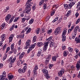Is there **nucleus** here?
Returning a JSON list of instances; mask_svg holds the SVG:
<instances>
[{"label":"nucleus","instance_id":"obj_60","mask_svg":"<svg viewBox=\"0 0 80 80\" xmlns=\"http://www.w3.org/2000/svg\"><path fill=\"white\" fill-rule=\"evenodd\" d=\"M62 48V50H64L66 48V47H65V46H63Z\"/></svg>","mask_w":80,"mask_h":80},{"label":"nucleus","instance_id":"obj_46","mask_svg":"<svg viewBox=\"0 0 80 80\" xmlns=\"http://www.w3.org/2000/svg\"><path fill=\"white\" fill-rule=\"evenodd\" d=\"M13 18H11L9 22V23H11L12 22V21H13Z\"/></svg>","mask_w":80,"mask_h":80},{"label":"nucleus","instance_id":"obj_55","mask_svg":"<svg viewBox=\"0 0 80 80\" xmlns=\"http://www.w3.org/2000/svg\"><path fill=\"white\" fill-rule=\"evenodd\" d=\"M30 16H28L27 18H25L26 20H28L29 19H30Z\"/></svg>","mask_w":80,"mask_h":80},{"label":"nucleus","instance_id":"obj_44","mask_svg":"<svg viewBox=\"0 0 80 80\" xmlns=\"http://www.w3.org/2000/svg\"><path fill=\"white\" fill-rule=\"evenodd\" d=\"M33 22V20L31 19L29 22V24H32Z\"/></svg>","mask_w":80,"mask_h":80},{"label":"nucleus","instance_id":"obj_58","mask_svg":"<svg viewBox=\"0 0 80 80\" xmlns=\"http://www.w3.org/2000/svg\"><path fill=\"white\" fill-rule=\"evenodd\" d=\"M75 16L76 17H78V15H79V13H78V12H77L75 14Z\"/></svg>","mask_w":80,"mask_h":80},{"label":"nucleus","instance_id":"obj_61","mask_svg":"<svg viewBox=\"0 0 80 80\" xmlns=\"http://www.w3.org/2000/svg\"><path fill=\"white\" fill-rule=\"evenodd\" d=\"M80 2H79L77 5V8H78V7H80Z\"/></svg>","mask_w":80,"mask_h":80},{"label":"nucleus","instance_id":"obj_37","mask_svg":"<svg viewBox=\"0 0 80 80\" xmlns=\"http://www.w3.org/2000/svg\"><path fill=\"white\" fill-rule=\"evenodd\" d=\"M51 58V55L50 54L48 55V57L47 58H46V60H47V59H48V60H50Z\"/></svg>","mask_w":80,"mask_h":80},{"label":"nucleus","instance_id":"obj_15","mask_svg":"<svg viewBox=\"0 0 80 80\" xmlns=\"http://www.w3.org/2000/svg\"><path fill=\"white\" fill-rule=\"evenodd\" d=\"M75 42H77V43H79L80 42V39L78 38H75Z\"/></svg>","mask_w":80,"mask_h":80},{"label":"nucleus","instance_id":"obj_42","mask_svg":"<svg viewBox=\"0 0 80 80\" xmlns=\"http://www.w3.org/2000/svg\"><path fill=\"white\" fill-rule=\"evenodd\" d=\"M52 30H50L49 31H48L47 32V33L48 34H50V33H52Z\"/></svg>","mask_w":80,"mask_h":80},{"label":"nucleus","instance_id":"obj_35","mask_svg":"<svg viewBox=\"0 0 80 80\" xmlns=\"http://www.w3.org/2000/svg\"><path fill=\"white\" fill-rule=\"evenodd\" d=\"M53 38V37L51 36L48 39V42H49V41H50V40H52V39Z\"/></svg>","mask_w":80,"mask_h":80},{"label":"nucleus","instance_id":"obj_25","mask_svg":"<svg viewBox=\"0 0 80 80\" xmlns=\"http://www.w3.org/2000/svg\"><path fill=\"white\" fill-rule=\"evenodd\" d=\"M14 48V43H13L12 44L11 46V48L12 51H13Z\"/></svg>","mask_w":80,"mask_h":80},{"label":"nucleus","instance_id":"obj_34","mask_svg":"<svg viewBox=\"0 0 80 80\" xmlns=\"http://www.w3.org/2000/svg\"><path fill=\"white\" fill-rule=\"evenodd\" d=\"M20 18V17H18V18H15V19L14 20V22H17L18 19Z\"/></svg>","mask_w":80,"mask_h":80},{"label":"nucleus","instance_id":"obj_33","mask_svg":"<svg viewBox=\"0 0 80 80\" xmlns=\"http://www.w3.org/2000/svg\"><path fill=\"white\" fill-rule=\"evenodd\" d=\"M31 31V28H30L28 29V31L26 32V34H28L29 33H30Z\"/></svg>","mask_w":80,"mask_h":80},{"label":"nucleus","instance_id":"obj_39","mask_svg":"<svg viewBox=\"0 0 80 80\" xmlns=\"http://www.w3.org/2000/svg\"><path fill=\"white\" fill-rule=\"evenodd\" d=\"M68 50L69 51V52H72L73 49L71 47H69L68 48Z\"/></svg>","mask_w":80,"mask_h":80},{"label":"nucleus","instance_id":"obj_10","mask_svg":"<svg viewBox=\"0 0 80 80\" xmlns=\"http://www.w3.org/2000/svg\"><path fill=\"white\" fill-rule=\"evenodd\" d=\"M1 38L2 39V42H3L4 40H5V34H2L1 36Z\"/></svg>","mask_w":80,"mask_h":80},{"label":"nucleus","instance_id":"obj_38","mask_svg":"<svg viewBox=\"0 0 80 80\" xmlns=\"http://www.w3.org/2000/svg\"><path fill=\"white\" fill-rule=\"evenodd\" d=\"M24 13H29L28 11V10L26 9L24 10L23 11Z\"/></svg>","mask_w":80,"mask_h":80},{"label":"nucleus","instance_id":"obj_43","mask_svg":"<svg viewBox=\"0 0 80 80\" xmlns=\"http://www.w3.org/2000/svg\"><path fill=\"white\" fill-rule=\"evenodd\" d=\"M30 70H29L28 71V76L30 77Z\"/></svg>","mask_w":80,"mask_h":80},{"label":"nucleus","instance_id":"obj_1","mask_svg":"<svg viewBox=\"0 0 80 80\" xmlns=\"http://www.w3.org/2000/svg\"><path fill=\"white\" fill-rule=\"evenodd\" d=\"M75 2H71L69 5V7H68V5L66 4H64V6L65 9H67V8L69 9L70 8H72V6H73V5H75Z\"/></svg>","mask_w":80,"mask_h":80},{"label":"nucleus","instance_id":"obj_59","mask_svg":"<svg viewBox=\"0 0 80 80\" xmlns=\"http://www.w3.org/2000/svg\"><path fill=\"white\" fill-rule=\"evenodd\" d=\"M43 7L44 10H45L47 8V5H44L43 6Z\"/></svg>","mask_w":80,"mask_h":80},{"label":"nucleus","instance_id":"obj_18","mask_svg":"<svg viewBox=\"0 0 80 80\" xmlns=\"http://www.w3.org/2000/svg\"><path fill=\"white\" fill-rule=\"evenodd\" d=\"M37 43H35L33 44L30 47H29L30 49H32V48H33L35 46H36Z\"/></svg>","mask_w":80,"mask_h":80},{"label":"nucleus","instance_id":"obj_2","mask_svg":"<svg viewBox=\"0 0 80 80\" xmlns=\"http://www.w3.org/2000/svg\"><path fill=\"white\" fill-rule=\"evenodd\" d=\"M67 29H66L64 28L63 30V32L62 34V40L63 41L66 40V36L65 35H66V33H67Z\"/></svg>","mask_w":80,"mask_h":80},{"label":"nucleus","instance_id":"obj_19","mask_svg":"<svg viewBox=\"0 0 80 80\" xmlns=\"http://www.w3.org/2000/svg\"><path fill=\"white\" fill-rule=\"evenodd\" d=\"M33 4V2L32 3H30L28 5H26L27 6H26V8H30V7L32 5V4Z\"/></svg>","mask_w":80,"mask_h":80},{"label":"nucleus","instance_id":"obj_23","mask_svg":"<svg viewBox=\"0 0 80 80\" xmlns=\"http://www.w3.org/2000/svg\"><path fill=\"white\" fill-rule=\"evenodd\" d=\"M40 28H38L36 29V34H38L39 33V32H40Z\"/></svg>","mask_w":80,"mask_h":80},{"label":"nucleus","instance_id":"obj_13","mask_svg":"<svg viewBox=\"0 0 80 80\" xmlns=\"http://www.w3.org/2000/svg\"><path fill=\"white\" fill-rule=\"evenodd\" d=\"M6 78L5 76H3V75H0V80H4Z\"/></svg>","mask_w":80,"mask_h":80},{"label":"nucleus","instance_id":"obj_30","mask_svg":"<svg viewBox=\"0 0 80 80\" xmlns=\"http://www.w3.org/2000/svg\"><path fill=\"white\" fill-rule=\"evenodd\" d=\"M58 17H56L55 19L53 21H52V22L53 23H54V22H55L56 21H57L58 20Z\"/></svg>","mask_w":80,"mask_h":80},{"label":"nucleus","instance_id":"obj_36","mask_svg":"<svg viewBox=\"0 0 80 80\" xmlns=\"http://www.w3.org/2000/svg\"><path fill=\"white\" fill-rule=\"evenodd\" d=\"M9 42H11L12 41V39H13V37H9Z\"/></svg>","mask_w":80,"mask_h":80},{"label":"nucleus","instance_id":"obj_20","mask_svg":"<svg viewBox=\"0 0 80 80\" xmlns=\"http://www.w3.org/2000/svg\"><path fill=\"white\" fill-rule=\"evenodd\" d=\"M59 33H60V32L56 29L54 32V34L56 35H57L59 34Z\"/></svg>","mask_w":80,"mask_h":80},{"label":"nucleus","instance_id":"obj_17","mask_svg":"<svg viewBox=\"0 0 80 80\" xmlns=\"http://www.w3.org/2000/svg\"><path fill=\"white\" fill-rule=\"evenodd\" d=\"M50 47H53V46L54 45V42H52L51 41L50 42Z\"/></svg>","mask_w":80,"mask_h":80},{"label":"nucleus","instance_id":"obj_51","mask_svg":"<svg viewBox=\"0 0 80 80\" xmlns=\"http://www.w3.org/2000/svg\"><path fill=\"white\" fill-rule=\"evenodd\" d=\"M29 48V49L27 51L28 53H30V52H31V51H32V49H30V48Z\"/></svg>","mask_w":80,"mask_h":80},{"label":"nucleus","instance_id":"obj_45","mask_svg":"<svg viewBox=\"0 0 80 80\" xmlns=\"http://www.w3.org/2000/svg\"><path fill=\"white\" fill-rule=\"evenodd\" d=\"M80 18L78 19L76 22V24H77L78 23L80 22Z\"/></svg>","mask_w":80,"mask_h":80},{"label":"nucleus","instance_id":"obj_11","mask_svg":"<svg viewBox=\"0 0 80 80\" xmlns=\"http://www.w3.org/2000/svg\"><path fill=\"white\" fill-rule=\"evenodd\" d=\"M24 55H25V52H23L19 56V59L20 60V59H22V58L24 56Z\"/></svg>","mask_w":80,"mask_h":80},{"label":"nucleus","instance_id":"obj_41","mask_svg":"<svg viewBox=\"0 0 80 80\" xmlns=\"http://www.w3.org/2000/svg\"><path fill=\"white\" fill-rule=\"evenodd\" d=\"M37 69H38V66H37V65H35L33 70H37Z\"/></svg>","mask_w":80,"mask_h":80},{"label":"nucleus","instance_id":"obj_29","mask_svg":"<svg viewBox=\"0 0 80 80\" xmlns=\"http://www.w3.org/2000/svg\"><path fill=\"white\" fill-rule=\"evenodd\" d=\"M57 58V57H56L55 56H53L52 58V60L54 62H55L57 60V58Z\"/></svg>","mask_w":80,"mask_h":80},{"label":"nucleus","instance_id":"obj_32","mask_svg":"<svg viewBox=\"0 0 80 80\" xmlns=\"http://www.w3.org/2000/svg\"><path fill=\"white\" fill-rule=\"evenodd\" d=\"M33 72L34 73V74L33 75L34 76H37V70H34L33 71Z\"/></svg>","mask_w":80,"mask_h":80},{"label":"nucleus","instance_id":"obj_12","mask_svg":"<svg viewBox=\"0 0 80 80\" xmlns=\"http://www.w3.org/2000/svg\"><path fill=\"white\" fill-rule=\"evenodd\" d=\"M43 45V43L42 42H38L37 43V46L38 47H41V46H42Z\"/></svg>","mask_w":80,"mask_h":80},{"label":"nucleus","instance_id":"obj_31","mask_svg":"<svg viewBox=\"0 0 80 80\" xmlns=\"http://www.w3.org/2000/svg\"><path fill=\"white\" fill-rule=\"evenodd\" d=\"M18 72L20 73H25V70H18Z\"/></svg>","mask_w":80,"mask_h":80},{"label":"nucleus","instance_id":"obj_3","mask_svg":"<svg viewBox=\"0 0 80 80\" xmlns=\"http://www.w3.org/2000/svg\"><path fill=\"white\" fill-rule=\"evenodd\" d=\"M16 60V58H13V57H11L9 59V61L11 62L10 64H9V67H12V63H13Z\"/></svg>","mask_w":80,"mask_h":80},{"label":"nucleus","instance_id":"obj_40","mask_svg":"<svg viewBox=\"0 0 80 80\" xmlns=\"http://www.w3.org/2000/svg\"><path fill=\"white\" fill-rule=\"evenodd\" d=\"M53 64H50L49 65V68H51L52 67H53Z\"/></svg>","mask_w":80,"mask_h":80},{"label":"nucleus","instance_id":"obj_22","mask_svg":"<svg viewBox=\"0 0 80 80\" xmlns=\"http://www.w3.org/2000/svg\"><path fill=\"white\" fill-rule=\"evenodd\" d=\"M80 64H77L76 65V67L77 68V70H80Z\"/></svg>","mask_w":80,"mask_h":80},{"label":"nucleus","instance_id":"obj_8","mask_svg":"<svg viewBox=\"0 0 80 80\" xmlns=\"http://www.w3.org/2000/svg\"><path fill=\"white\" fill-rule=\"evenodd\" d=\"M64 73V71L61 70L60 72L58 73L59 77H62V74Z\"/></svg>","mask_w":80,"mask_h":80},{"label":"nucleus","instance_id":"obj_54","mask_svg":"<svg viewBox=\"0 0 80 80\" xmlns=\"http://www.w3.org/2000/svg\"><path fill=\"white\" fill-rule=\"evenodd\" d=\"M48 62H49V60H46L45 61V63L46 65H47V63H48Z\"/></svg>","mask_w":80,"mask_h":80},{"label":"nucleus","instance_id":"obj_21","mask_svg":"<svg viewBox=\"0 0 80 80\" xmlns=\"http://www.w3.org/2000/svg\"><path fill=\"white\" fill-rule=\"evenodd\" d=\"M41 53H42V50H40L38 52V53L37 54V55L38 57H39V56H40Z\"/></svg>","mask_w":80,"mask_h":80},{"label":"nucleus","instance_id":"obj_57","mask_svg":"<svg viewBox=\"0 0 80 80\" xmlns=\"http://www.w3.org/2000/svg\"><path fill=\"white\" fill-rule=\"evenodd\" d=\"M74 50L76 53H78V51H79V50L78 49L76 48Z\"/></svg>","mask_w":80,"mask_h":80},{"label":"nucleus","instance_id":"obj_52","mask_svg":"<svg viewBox=\"0 0 80 80\" xmlns=\"http://www.w3.org/2000/svg\"><path fill=\"white\" fill-rule=\"evenodd\" d=\"M27 68L26 66H24L23 68V69L22 70H27Z\"/></svg>","mask_w":80,"mask_h":80},{"label":"nucleus","instance_id":"obj_4","mask_svg":"<svg viewBox=\"0 0 80 80\" xmlns=\"http://www.w3.org/2000/svg\"><path fill=\"white\" fill-rule=\"evenodd\" d=\"M42 72L43 73L45 74L44 76L46 79L48 80L49 78H50L51 77L49 76V74H48V70H42Z\"/></svg>","mask_w":80,"mask_h":80},{"label":"nucleus","instance_id":"obj_7","mask_svg":"<svg viewBox=\"0 0 80 80\" xmlns=\"http://www.w3.org/2000/svg\"><path fill=\"white\" fill-rule=\"evenodd\" d=\"M79 29V26H76L75 29L74 30V33L75 35H77V30H78Z\"/></svg>","mask_w":80,"mask_h":80},{"label":"nucleus","instance_id":"obj_62","mask_svg":"<svg viewBox=\"0 0 80 80\" xmlns=\"http://www.w3.org/2000/svg\"><path fill=\"white\" fill-rule=\"evenodd\" d=\"M20 16L21 17H23V16H24V13H21Z\"/></svg>","mask_w":80,"mask_h":80},{"label":"nucleus","instance_id":"obj_50","mask_svg":"<svg viewBox=\"0 0 80 80\" xmlns=\"http://www.w3.org/2000/svg\"><path fill=\"white\" fill-rule=\"evenodd\" d=\"M52 10H55V9H55V8H56V5H54L53 6H52Z\"/></svg>","mask_w":80,"mask_h":80},{"label":"nucleus","instance_id":"obj_53","mask_svg":"<svg viewBox=\"0 0 80 80\" xmlns=\"http://www.w3.org/2000/svg\"><path fill=\"white\" fill-rule=\"evenodd\" d=\"M26 9H27V10L28 11V12H30V10H31V8H27Z\"/></svg>","mask_w":80,"mask_h":80},{"label":"nucleus","instance_id":"obj_56","mask_svg":"<svg viewBox=\"0 0 80 80\" xmlns=\"http://www.w3.org/2000/svg\"><path fill=\"white\" fill-rule=\"evenodd\" d=\"M3 67V64L1 63H0V68H2Z\"/></svg>","mask_w":80,"mask_h":80},{"label":"nucleus","instance_id":"obj_24","mask_svg":"<svg viewBox=\"0 0 80 80\" xmlns=\"http://www.w3.org/2000/svg\"><path fill=\"white\" fill-rule=\"evenodd\" d=\"M68 54V52H67L65 51H64L63 52L64 57H67Z\"/></svg>","mask_w":80,"mask_h":80},{"label":"nucleus","instance_id":"obj_16","mask_svg":"<svg viewBox=\"0 0 80 80\" xmlns=\"http://www.w3.org/2000/svg\"><path fill=\"white\" fill-rule=\"evenodd\" d=\"M71 14V10H69L67 12V14L65 15V16H67V17L69 16V15Z\"/></svg>","mask_w":80,"mask_h":80},{"label":"nucleus","instance_id":"obj_14","mask_svg":"<svg viewBox=\"0 0 80 80\" xmlns=\"http://www.w3.org/2000/svg\"><path fill=\"white\" fill-rule=\"evenodd\" d=\"M13 75H8V80H11L13 78Z\"/></svg>","mask_w":80,"mask_h":80},{"label":"nucleus","instance_id":"obj_48","mask_svg":"<svg viewBox=\"0 0 80 80\" xmlns=\"http://www.w3.org/2000/svg\"><path fill=\"white\" fill-rule=\"evenodd\" d=\"M10 50V47H8L6 49V53H7L8 51Z\"/></svg>","mask_w":80,"mask_h":80},{"label":"nucleus","instance_id":"obj_6","mask_svg":"<svg viewBox=\"0 0 80 80\" xmlns=\"http://www.w3.org/2000/svg\"><path fill=\"white\" fill-rule=\"evenodd\" d=\"M30 40H28L27 41V42L26 43V46L25 47V48L26 49H27L28 47H29V46H30Z\"/></svg>","mask_w":80,"mask_h":80},{"label":"nucleus","instance_id":"obj_63","mask_svg":"<svg viewBox=\"0 0 80 80\" xmlns=\"http://www.w3.org/2000/svg\"><path fill=\"white\" fill-rule=\"evenodd\" d=\"M25 21V18H22V22L23 23Z\"/></svg>","mask_w":80,"mask_h":80},{"label":"nucleus","instance_id":"obj_26","mask_svg":"<svg viewBox=\"0 0 80 80\" xmlns=\"http://www.w3.org/2000/svg\"><path fill=\"white\" fill-rule=\"evenodd\" d=\"M5 27V23H3V24H2V25L1 26V28L2 29L4 28V27Z\"/></svg>","mask_w":80,"mask_h":80},{"label":"nucleus","instance_id":"obj_5","mask_svg":"<svg viewBox=\"0 0 80 80\" xmlns=\"http://www.w3.org/2000/svg\"><path fill=\"white\" fill-rule=\"evenodd\" d=\"M48 41L44 43V46L43 48V50L44 51H46L48 47Z\"/></svg>","mask_w":80,"mask_h":80},{"label":"nucleus","instance_id":"obj_47","mask_svg":"<svg viewBox=\"0 0 80 80\" xmlns=\"http://www.w3.org/2000/svg\"><path fill=\"white\" fill-rule=\"evenodd\" d=\"M24 34H21V36H20V38H24Z\"/></svg>","mask_w":80,"mask_h":80},{"label":"nucleus","instance_id":"obj_28","mask_svg":"<svg viewBox=\"0 0 80 80\" xmlns=\"http://www.w3.org/2000/svg\"><path fill=\"white\" fill-rule=\"evenodd\" d=\"M36 40H37V37L36 36H35L33 37V39L32 40L33 42H36Z\"/></svg>","mask_w":80,"mask_h":80},{"label":"nucleus","instance_id":"obj_27","mask_svg":"<svg viewBox=\"0 0 80 80\" xmlns=\"http://www.w3.org/2000/svg\"><path fill=\"white\" fill-rule=\"evenodd\" d=\"M56 29H57V30L59 32H61V31H62V28H61L60 27Z\"/></svg>","mask_w":80,"mask_h":80},{"label":"nucleus","instance_id":"obj_49","mask_svg":"<svg viewBox=\"0 0 80 80\" xmlns=\"http://www.w3.org/2000/svg\"><path fill=\"white\" fill-rule=\"evenodd\" d=\"M2 75H3L6 77V72H5V71H4L2 73Z\"/></svg>","mask_w":80,"mask_h":80},{"label":"nucleus","instance_id":"obj_64","mask_svg":"<svg viewBox=\"0 0 80 80\" xmlns=\"http://www.w3.org/2000/svg\"><path fill=\"white\" fill-rule=\"evenodd\" d=\"M78 78H80V71L79 72V74L78 76Z\"/></svg>","mask_w":80,"mask_h":80},{"label":"nucleus","instance_id":"obj_9","mask_svg":"<svg viewBox=\"0 0 80 80\" xmlns=\"http://www.w3.org/2000/svg\"><path fill=\"white\" fill-rule=\"evenodd\" d=\"M11 18V15L10 14H8L6 17L5 20L6 21H8V20H9V19Z\"/></svg>","mask_w":80,"mask_h":80}]
</instances>
